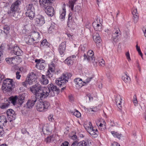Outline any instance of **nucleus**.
<instances>
[{
	"label": "nucleus",
	"mask_w": 146,
	"mask_h": 146,
	"mask_svg": "<svg viewBox=\"0 0 146 146\" xmlns=\"http://www.w3.org/2000/svg\"><path fill=\"white\" fill-rule=\"evenodd\" d=\"M66 42L65 41L62 42L59 45L58 50L60 54L64 56L65 54L66 50Z\"/></svg>",
	"instance_id": "13"
},
{
	"label": "nucleus",
	"mask_w": 146,
	"mask_h": 146,
	"mask_svg": "<svg viewBox=\"0 0 146 146\" xmlns=\"http://www.w3.org/2000/svg\"><path fill=\"white\" fill-rule=\"evenodd\" d=\"M27 39V40H26V43L27 44L29 45L32 44L33 43V42L35 41L33 40L32 37H29V36Z\"/></svg>",
	"instance_id": "38"
},
{
	"label": "nucleus",
	"mask_w": 146,
	"mask_h": 146,
	"mask_svg": "<svg viewBox=\"0 0 146 146\" xmlns=\"http://www.w3.org/2000/svg\"><path fill=\"white\" fill-rule=\"evenodd\" d=\"M93 38L96 44L100 43L102 40L99 33L96 32L93 34Z\"/></svg>",
	"instance_id": "19"
},
{
	"label": "nucleus",
	"mask_w": 146,
	"mask_h": 146,
	"mask_svg": "<svg viewBox=\"0 0 146 146\" xmlns=\"http://www.w3.org/2000/svg\"><path fill=\"white\" fill-rule=\"evenodd\" d=\"M71 138L73 140H76L77 138V136L75 135H73L71 137Z\"/></svg>",
	"instance_id": "64"
},
{
	"label": "nucleus",
	"mask_w": 146,
	"mask_h": 146,
	"mask_svg": "<svg viewBox=\"0 0 146 146\" xmlns=\"http://www.w3.org/2000/svg\"><path fill=\"white\" fill-rule=\"evenodd\" d=\"M74 1H70L69 2V7L71 8V10H73L74 8Z\"/></svg>",
	"instance_id": "49"
},
{
	"label": "nucleus",
	"mask_w": 146,
	"mask_h": 146,
	"mask_svg": "<svg viewBox=\"0 0 146 146\" xmlns=\"http://www.w3.org/2000/svg\"><path fill=\"white\" fill-rule=\"evenodd\" d=\"M71 76L72 75L70 73H64L61 76L57 79L55 81V83L60 87H61L67 82L68 79L70 78Z\"/></svg>",
	"instance_id": "4"
},
{
	"label": "nucleus",
	"mask_w": 146,
	"mask_h": 146,
	"mask_svg": "<svg viewBox=\"0 0 146 146\" xmlns=\"http://www.w3.org/2000/svg\"><path fill=\"white\" fill-rule=\"evenodd\" d=\"M66 10L64 7H63L62 9L60 11V19H64L65 18L66 13Z\"/></svg>",
	"instance_id": "34"
},
{
	"label": "nucleus",
	"mask_w": 146,
	"mask_h": 146,
	"mask_svg": "<svg viewBox=\"0 0 146 146\" xmlns=\"http://www.w3.org/2000/svg\"><path fill=\"white\" fill-rule=\"evenodd\" d=\"M132 12L133 15V19L134 22L135 23H136L139 19L138 13L137 12V9H133Z\"/></svg>",
	"instance_id": "23"
},
{
	"label": "nucleus",
	"mask_w": 146,
	"mask_h": 146,
	"mask_svg": "<svg viewBox=\"0 0 146 146\" xmlns=\"http://www.w3.org/2000/svg\"><path fill=\"white\" fill-rule=\"evenodd\" d=\"M69 143L67 141H65L64 143H62L61 146H68Z\"/></svg>",
	"instance_id": "59"
},
{
	"label": "nucleus",
	"mask_w": 146,
	"mask_h": 146,
	"mask_svg": "<svg viewBox=\"0 0 146 146\" xmlns=\"http://www.w3.org/2000/svg\"><path fill=\"white\" fill-rule=\"evenodd\" d=\"M49 106V103L46 101L43 102L39 101L36 104V109L38 111L44 112L47 110Z\"/></svg>",
	"instance_id": "5"
},
{
	"label": "nucleus",
	"mask_w": 146,
	"mask_h": 146,
	"mask_svg": "<svg viewBox=\"0 0 146 146\" xmlns=\"http://www.w3.org/2000/svg\"><path fill=\"white\" fill-rule=\"evenodd\" d=\"M111 146H120L117 142H114L111 144Z\"/></svg>",
	"instance_id": "63"
},
{
	"label": "nucleus",
	"mask_w": 146,
	"mask_h": 146,
	"mask_svg": "<svg viewBox=\"0 0 146 146\" xmlns=\"http://www.w3.org/2000/svg\"><path fill=\"white\" fill-rule=\"evenodd\" d=\"M88 56H94V52L93 50H88L87 52Z\"/></svg>",
	"instance_id": "52"
},
{
	"label": "nucleus",
	"mask_w": 146,
	"mask_h": 146,
	"mask_svg": "<svg viewBox=\"0 0 146 146\" xmlns=\"http://www.w3.org/2000/svg\"><path fill=\"white\" fill-rule=\"evenodd\" d=\"M35 23L39 26H42L45 23L44 17L42 15H38L35 19Z\"/></svg>",
	"instance_id": "15"
},
{
	"label": "nucleus",
	"mask_w": 146,
	"mask_h": 146,
	"mask_svg": "<svg viewBox=\"0 0 146 146\" xmlns=\"http://www.w3.org/2000/svg\"><path fill=\"white\" fill-rule=\"evenodd\" d=\"M17 96H12L9 98L8 100L9 102H11L13 105H15L16 104H17Z\"/></svg>",
	"instance_id": "30"
},
{
	"label": "nucleus",
	"mask_w": 146,
	"mask_h": 146,
	"mask_svg": "<svg viewBox=\"0 0 146 146\" xmlns=\"http://www.w3.org/2000/svg\"><path fill=\"white\" fill-rule=\"evenodd\" d=\"M88 98L90 101L92 100L93 99V97L91 96L90 94H88L86 95V98Z\"/></svg>",
	"instance_id": "56"
},
{
	"label": "nucleus",
	"mask_w": 146,
	"mask_h": 146,
	"mask_svg": "<svg viewBox=\"0 0 146 146\" xmlns=\"http://www.w3.org/2000/svg\"><path fill=\"white\" fill-rule=\"evenodd\" d=\"M121 33L119 29L118 28H115L112 32V38L114 42H117L118 40L121 35Z\"/></svg>",
	"instance_id": "7"
},
{
	"label": "nucleus",
	"mask_w": 146,
	"mask_h": 146,
	"mask_svg": "<svg viewBox=\"0 0 146 146\" xmlns=\"http://www.w3.org/2000/svg\"><path fill=\"white\" fill-rule=\"evenodd\" d=\"M92 25L96 31H102V27L101 24L100 25L95 22L93 23Z\"/></svg>",
	"instance_id": "28"
},
{
	"label": "nucleus",
	"mask_w": 146,
	"mask_h": 146,
	"mask_svg": "<svg viewBox=\"0 0 146 146\" xmlns=\"http://www.w3.org/2000/svg\"><path fill=\"white\" fill-rule=\"evenodd\" d=\"M11 53L12 54H14L17 56H20L23 54V51L17 45H15L13 48V50L11 51Z\"/></svg>",
	"instance_id": "11"
},
{
	"label": "nucleus",
	"mask_w": 146,
	"mask_h": 146,
	"mask_svg": "<svg viewBox=\"0 0 146 146\" xmlns=\"http://www.w3.org/2000/svg\"><path fill=\"white\" fill-rule=\"evenodd\" d=\"M53 88L54 90V93L55 94H55L58 95L60 92V90L59 88H57V87L54 85L53 84Z\"/></svg>",
	"instance_id": "42"
},
{
	"label": "nucleus",
	"mask_w": 146,
	"mask_h": 146,
	"mask_svg": "<svg viewBox=\"0 0 146 146\" xmlns=\"http://www.w3.org/2000/svg\"><path fill=\"white\" fill-rule=\"evenodd\" d=\"M74 81L77 88H80L83 86V82L80 78H77L74 79Z\"/></svg>",
	"instance_id": "22"
},
{
	"label": "nucleus",
	"mask_w": 146,
	"mask_h": 146,
	"mask_svg": "<svg viewBox=\"0 0 146 146\" xmlns=\"http://www.w3.org/2000/svg\"><path fill=\"white\" fill-rule=\"evenodd\" d=\"M72 13L70 12L68 15L67 24V26L70 28H71L72 26L74 24V21L72 20Z\"/></svg>",
	"instance_id": "24"
},
{
	"label": "nucleus",
	"mask_w": 146,
	"mask_h": 146,
	"mask_svg": "<svg viewBox=\"0 0 146 146\" xmlns=\"http://www.w3.org/2000/svg\"><path fill=\"white\" fill-rule=\"evenodd\" d=\"M55 24L54 23H52L48 29V30L49 31H52L53 29H54L55 27Z\"/></svg>",
	"instance_id": "54"
},
{
	"label": "nucleus",
	"mask_w": 146,
	"mask_h": 146,
	"mask_svg": "<svg viewBox=\"0 0 146 146\" xmlns=\"http://www.w3.org/2000/svg\"><path fill=\"white\" fill-rule=\"evenodd\" d=\"M126 56L127 57V58L128 60V61H129L131 60L130 58V57L129 54V52H127L126 53Z\"/></svg>",
	"instance_id": "60"
},
{
	"label": "nucleus",
	"mask_w": 146,
	"mask_h": 146,
	"mask_svg": "<svg viewBox=\"0 0 146 146\" xmlns=\"http://www.w3.org/2000/svg\"><path fill=\"white\" fill-rule=\"evenodd\" d=\"M22 85L25 87H27V86L29 85L28 82H27V79L26 78V80L24 82L22 83Z\"/></svg>",
	"instance_id": "50"
},
{
	"label": "nucleus",
	"mask_w": 146,
	"mask_h": 146,
	"mask_svg": "<svg viewBox=\"0 0 146 146\" xmlns=\"http://www.w3.org/2000/svg\"><path fill=\"white\" fill-rule=\"evenodd\" d=\"M35 62L36 63V67L38 69L43 70L45 68V64L41 62L40 60L36 59Z\"/></svg>",
	"instance_id": "17"
},
{
	"label": "nucleus",
	"mask_w": 146,
	"mask_h": 146,
	"mask_svg": "<svg viewBox=\"0 0 146 146\" xmlns=\"http://www.w3.org/2000/svg\"><path fill=\"white\" fill-rule=\"evenodd\" d=\"M3 33H4L6 35H7L9 33L10 30L9 27L7 25H5L3 27Z\"/></svg>",
	"instance_id": "39"
},
{
	"label": "nucleus",
	"mask_w": 146,
	"mask_h": 146,
	"mask_svg": "<svg viewBox=\"0 0 146 146\" xmlns=\"http://www.w3.org/2000/svg\"><path fill=\"white\" fill-rule=\"evenodd\" d=\"M36 98H35L33 100H29L27 103V107L29 108H31L34 105L35 102L36 101Z\"/></svg>",
	"instance_id": "25"
},
{
	"label": "nucleus",
	"mask_w": 146,
	"mask_h": 146,
	"mask_svg": "<svg viewBox=\"0 0 146 146\" xmlns=\"http://www.w3.org/2000/svg\"><path fill=\"white\" fill-rule=\"evenodd\" d=\"M19 74L20 72H19L17 71L16 73V78L18 79H20L21 76Z\"/></svg>",
	"instance_id": "57"
},
{
	"label": "nucleus",
	"mask_w": 146,
	"mask_h": 146,
	"mask_svg": "<svg viewBox=\"0 0 146 146\" xmlns=\"http://www.w3.org/2000/svg\"><path fill=\"white\" fill-rule=\"evenodd\" d=\"M17 62V56L12 57V60L11 64L14 65H16L18 64Z\"/></svg>",
	"instance_id": "44"
},
{
	"label": "nucleus",
	"mask_w": 146,
	"mask_h": 146,
	"mask_svg": "<svg viewBox=\"0 0 146 146\" xmlns=\"http://www.w3.org/2000/svg\"><path fill=\"white\" fill-rule=\"evenodd\" d=\"M79 52L81 51L82 52H84L86 50V47L84 45H81L79 47Z\"/></svg>",
	"instance_id": "46"
},
{
	"label": "nucleus",
	"mask_w": 146,
	"mask_h": 146,
	"mask_svg": "<svg viewBox=\"0 0 146 146\" xmlns=\"http://www.w3.org/2000/svg\"><path fill=\"white\" fill-rule=\"evenodd\" d=\"M29 76H28L27 78L29 79L30 80L35 81L36 78H37L36 75L33 72H31L29 75Z\"/></svg>",
	"instance_id": "37"
},
{
	"label": "nucleus",
	"mask_w": 146,
	"mask_h": 146,
	"mask_svg": "<svg viewBox=\"0 0 146 146\" xmlns=\"http://www.w3.org/2000/svg\"><path fill=\"white\" fill-rule=\"evenodd\" d=\"M84 59L87 60L89 62H92L95 66L97 65V61L95 59L94 56H88L85 53L84 54Z\"/></svg>",
	"instance_id": "12"
},
{
	"label": "nucleus",
	"mask_w": 146,
	"mask_h": 146,
	"mask_svg": "<svg viewBox=\"0 0 146 146\" xmlns=\"http://www.w3.org/2000/svg\"><path fill=\"white\" fill-rule=\"evenodd\" d=\"M48 120L50 121H52L53 120V115H50L48 116Z\"/></svg>",
	"instance_id": "61"
},
{
	"label": "nucleus",
	"mask_w": 146,
	"mask_h": 146,
	"mask_svg": "<svg viewBox=\"0 0 146 146\" xmlns=\"http://www.w3.org/2000/svg\"><path fill=\"white\" fill-rule=\"evenodd\" d=\"M12 60V58H8L5 59V60L8 63L11 64Z\"/></svg>",
	"instance_id": "55"
},
{
	"label": "nucleus",
	"mask_w": 146,
	"mask_h": 146,
	"mask_svg": "<svg viewBox=\"0 0 146 146\" xmlns=\"http://www.w3.org/2000/svg\"><path fill=\"white\" fill-rule=\"evenodd\" d=\"M45 87H42L38 84H36L32 86L30 90L35 96V98L42 100L45 99L47 93L45 92Z\"/></svg>",
	"instance_id": "1"
},
{
	"label": "nucleus",
	"mask_w": 146,
	"mask_h": 146,
	"mask_svg": "<svg viewBox=\"0 0 146 146\" xmlns=\"http://www.w3.org/2000/svg\"><path fill=\"white\" fill-rule=\"evenodd\" d=\"M54 0H40L39 2L40 5L44 7H45L52 3Z\"/></svg>",
	"instance_id": "21"
},
{
	"label": "nucleus",
	"mask_w": 146,
	"mask_h": 146,
	"mask_svg": "<svg viewBox=\"0 0 146 146\" xmlns=\"http://www.w3.org/2000/svg\"><path fill=\"white\" fill-rule=\"evenodd\" d=\"M26 16L29 17L30 19H33L35 15V9L33 4L27 5L25 8Z\"/></svg>",
	"instance_id": "6"
},
{
	"label": "nucleus",
	"mask_w": 146,
	"mask_h": 146,
	"mask_svg": "<svg viewBox=\"0 0 146 146\" xmlns=\"http://www.w3.org/2000/svg\"><path fill=\"white\" fill-rule=\"evenodd\" d=\"M134 100L133 101V103H134L135 106H136L137 104V97L136 95H135L133 96Z\"/></svg>",
	"instance_id": "51"
},
{
	"label": "nucleus",
	"mask_w": 146,
	"mask_h": 146,
	"mask_svg": "<svg viewBox=\"0 0 146 146\" xmlns=\"http://www.w3.org/2000/svg\"><path fill=\"white\" fill-rule=\"evenodd\" d=\"M27 82H28L29 85H31L32 84V83L35 81V80H30L29 78H27Z\"/></svg>",
	"instance_id": "58"
},
{
	"label": "nucleus",
	"mask_w": 146,
	"mask_h": 146,
	"mask_svg": "<svg viewBox=\"0 0 146 146\" xmlns=\"http://www.w3.org/2000/svg\"><path fill=\"white\" fill-rule=\"evenodd\" d=\"M21 3V2L19 0H17L11 5L7 12V13L9 16L11 17L16 18V13H17V11Z\"/></svg>",
	"instance_id": "3"
},
{
	"label": "nucleus",
	"mask_w": 146,
	"mask_h": 146,
	"mask_svg": "<svg viewBox=\"0 0 146 146\" xmlns=\"http://www.w3.org/2000/svg\"><path fill=\"white\" fill-rule=\"evenodd\" d=\"M25 99L24 94H20L17 97V104L20 105H21L24 102Z\"/></svg>",
	"instance_id": "27"
},
{
	"label": "nucleus",
	"mask_w": 146,
	"mask_h": 146,
	"mask_svg": "<svg viewBox=\"0 0 146 146\" xmlns=\"http://www.w3.org/2000/svg\"><path fill=\"white\" fill-rule=\"evenodd\" d=\"M53 87V84H50L48 85V88H45V92H46V94L47 93L46 96H45V98H46L48 96H55Z\"/></svg>",
	"instance_id": "9"
},
{
	"label": "nucleus",
	"mask_w": 146,
	"mask_h": 146,
	"mask_svg": "<svg viewBox=\"0 0 146 146\" xmlns=\"http://www.w3.org/2000/svg\"><path fill=\"white\" fill-rule=\"evenodd\" d=\"M49 46L50 44L48 42L46 39H45L43 40L41 42L40 47L41 48H47L49 47Z\"/></svg>",
	"instance_id": "33"
},
{
	"label": "nucleus",
	"mask_w": 146,
	"mask_h": 146,
	"mask_svg": "<svg viewBox=\"0 0 146 146\" xmlns=\"http://www.w3.org/2000/svg\"><path fill=\"white\" fill-rule=\"evenodd\" d=\"M52 130L50 129L49 127L44 126L43 127L42 129V131L45 135H48L52 133Z\"/></svg>",
	"instance_id": "26"
},
{
	"label": "nucleus",
	"mask_w": 146,
	"mask_h": 146,
	"mask_svg": "<svg viewBox=\"0 0 146 146\" xmlns=\"http://www.w3.org/2000/svg\"><path fill=\"white\" fill-rule=\"evenodd\" d=\"M89 125L86 127V129L91 135H96L97 136L98 134V132L97 129L93 127L92 126V123L91 122H90L89 124Z\"/></svg>",
	"instance_id": "8"
},
{
	"label": "nucleus",
	"mask_w": 146,
	"mask_h": 146,
	"mask_svg": "<svg viewBox=\"0 0 146 146\" xmlns=\"http://www.w3.org/2000/svg\"><path fill=\"white\" fill-rule=\"evenodd\" d=\"M14 87V82L13 79L7 78L3 80L2 89L5 93L10 92Z\"/></svg>",
	"instance_id": "2"
},
{
	"label": "nucleus",
	"mask_w": 146,
	"mask_h": 146,
	"mask_svg": "<svg viewBox=\"0 0 146 146\" xmlns=\"http://www.w3.org/2000/svg\"><path fill=\"white\" fill-rule=\"evenodd\" d=\"M54 135H50L49 136L47 137V138L45 139V141L46 143H49L52 140L53 138Z\"/></svg>",
	"instance_id": "43"
},
{
	"label": "nucleus",
	"mask_w": 146,
	"mask_h": 146,
	"mask_svg": "<svg viewBox=\"0 0 146 146\" xmlns=\"http://www.w3.org/2000/svg\"><path fill=\"white\" fill-rule=\"evenodd\" d=\"M92 77H91V78H87L86 79L85 82V83H89L92 79Z\"/></svg>",
	"instance_id": "62"
},
{
	"label": "nucleus",
	"mask_w": 146,
	"mask_h": 146,
	"mask_svg": "<svg viewBox=\"0 0 146 146\" xmlns=\"http://www.w3.org/2000/svg\"><path fill=\"white\" fill-rule=\"evenodd\" d=\"M44 8L45 9V12L48 15L52 17L54 15V10L53 7L49 5Z\"/></svg>",
	"instance_id": "14"
},
{
	"label": "nucleus",
	"mask_w": 146,
	"mask_h": 146,
	"mask_svg": "<svg viewBox=\"0 0 146 146\" xmlns=\"http://www.w3.org/2000/svg\"><path fill=\"white\" fill-rule=\"evenodd\" d=\"M121 98L120 96L117 97L116 99V103L118 108L120 109H121L122 108L121 106Z\"/></svg>",
	"instance_id": "31"
},
{
	"label": "nucleus",
	"mask_w": 146,
	"mask_h": 146,
	"mask_svg": "<svg viewBox=\"0 0 146 146\" xmlns=\"http://www.w3.org/2000/svg\"><path fill=\"white\" fill-rule=\"evenodd\" d=\"M74 115L78 117H80L81 115L80 113L77 111L74 112Z\"/></svg>",
	"instance_id": "48"
},
{
	"label": "nucleus",
	"mask_w": 146,
	"mask_h": 146,
	"mask_svg": "<svg viewBox=\"0 0 146 146\" xmlns=\"http://www.w3.org/2000/svg\"><path fill=\"white\" fill-rule=\"evenodd\" d=\"M81 9L80 7L79 6H75L74 8V11L76 12H78Z\"/></svg>",
	"instance_id": "53"
},
{
	"label": "nucleus",
	"mask_w": 146,
	"mask_h": 146,
	"mask_svg": "<svg viewBox=\"0 0 146 146\" xmlns=\"http://www.w3.org/2000/svg\"><path fill=\"white\" fill-rule=\"evenodd\" d=\"M29 37H32L33 40L36 41L35 42L37 43L38 42V40L40 37L39 33L36 32H31L30 35L29 36Z\"/></svg>",
	"instance_id": "20"
},
{
	"label": "nucleus",
	"mask_w": 146,
	"mask_h": 146,
	"mask_svg": "<svg viewBox=\"0 0 146 146\" xmlns=\"http://www.w3.org/2000/svg\"><path fill=\"white\" fill-rule=\"evenodd\" d=\"M55 67L54 64H51L49 65V69L48 70L46 76L50 78L52 77L53 75V73L54 72Z\"/></svg>",
	"instance_id": "18"
},
{
	"label": "nucleus",
	"mask_w": 146,
	"mask_h": 146,
	"mask_svg": "<svg viewBox=\"0 0 146 146\" xmlns=\"http://www.w3.org/2000/svg\"><path fill=\"white\" fill-rule=\"evenodd\" d=\"M127 73H125V75L122 76V80L126 84H129L131 81L130 78L127 75Z\"/></svg>",
	"instance_id": "32"
},
{
	"label": "nucleus",
	"mask_w": 146,
	"mask_h": 146,
	"mask_svg": "<svg viewBox=\"0 0 146 146\" xmlns=\"http://www.w3.org/2000/svg\"><path fill=\"white\" fill-rule=\"evenodd\" d=\"M111 133L114 137H116L119 139L120 137L122 136V135L121 134L118 133L116 132L111 131Z\"/></svg>",
	"instance_id": "40"
},
{
	"label": "nucleus",
	"mask_w": 146,
	"mask_h": 146,
	"mask_svg": "<svg viewBox=\"0 0 146 146\" xmlns=\"http://www.w3.org/2000/svg\"><path fill=\"white\" fill-rule=\"evenodd\" d=\"M97 64H98L100 66H103L105 65V62L104 60L102 59L101 60L98 61V62H97Z\"/></svg>",
	"instance_id": "47"
},
{
	"label": "nucleus",
	"mask_w": 146,
	"mask_h": 146,
	"mask_svg": "<svg viewBox=\"0 0 146 146\" xmlns=\"http://www.w3.org/2000/svg\"><path fill=\"white\" fill-rule=\"evenodd\" d=\"M3 46L1 45L0 47V63L1 62L2 60H3Z\"/></svg>",
	"instance_id": "41"
},
{
	"label": "nucleus",
	"mask_w": 146,
	"mask_h": 146,
	"mask_svg": "<svg viewBox=\"0 0 146 146\" xmlns=\"http://www.w3.org/2000/svg\"><path fill=\"white\" fill-rule=\"evenodd\" d=\"M10 102L9 101H7L6 102L2 104L0 106V108L1 109H5L8 108Z\"/></svg>",
	"instance_id": "36"
},
{
	"label": "nucleus",
	"mask_w": 146,
	"mask_h": 146,
	"mask_svg": "<svg viewBox=\"0 0 146 146\" xmlns=\"http://www.w3.org/2000/svg\"><path fill=\"white\" fill-rule=\"evenodd\" d=\"M7 118L9 120H10V122L15 119L16 118L15 112L12 109H10L8 110L7 111Z\"/></svg>",
	"instance_id": "10"
},
{
	"label": "nucleus",
	"mask_w": 146,
	"mask_h": 146,
	"mask_svg": "<svg viewBox=\"0 0 146 146\" xmlns=\"http://www.w3.org/2000/svg\"><path fill=\"white\" fill-rule=\"evenodd\" d=\"M76 57V56L74 55L70 56L65 59L64 61V62L68 66H70L73 64L74 61Z\"/></svg>",
	"instance_id": "16"
},
{
	"label": "nucleus",
	"mask_w": 146,
	"mask_h": 146,
	"mask_svg": "<svg viewBox=\"0 0 146 146\" xmlns=\"http://www.w3.org/2000/svg\"><path fill=\"white\" fill-rule=\"evenodd\" d=\"M78 146H87V143L85 141H83L81 142L78 143L77 144Z\"/></svg>",
	"instance_id": "45"
},
{
	"label": "nucleus",
	"mask_w": 146,
	"mask_h": 146,
	"mask_svg": "<svg viewBox=\"0 0 146 146\" xmlns=\"http://www.w3.org/2000/svg\"><path fill=\"white\" fill-rule=\"evenodd\" d=\"M0 121L5 126L7 122L6 117L3 115L0 116Z\"/></svg>",
	"instance_id": "35"
},
{
	"label": "nucleus",
	"mask_w": 146,
	"mask_h": 146,
	"mask_svg": "<svg viewBox=\"0 0 146 146\" xmlns=\"http://www.w3.org/2000/svg\"><path fill=\"white\" fill-rule=\"evenodd\" d=\"M48 76L42 75L40 79V81L41 83L44 85H46L48 83V80L47 78Z\"/></svg>",
	"instance_id": "29"
}]
</instances>
